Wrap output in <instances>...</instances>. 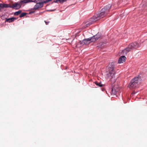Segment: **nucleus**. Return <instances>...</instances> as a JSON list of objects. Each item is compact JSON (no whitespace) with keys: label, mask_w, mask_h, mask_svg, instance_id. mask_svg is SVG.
I'll list each match as a JSON object with an SVG mask.
<instances>
[{"label":"nucleus","mask_w":147,"mask_h":147,"mask_svg":"<svg viewBox=\"0 0 147 147\" xmlns=\"http://www.w3.org/2000/svg\"><path fill=\"white\" fill-rule=\"evenodd\" d=\"M111 5L109 4L102 8L100 11V13L97 15H95L93 16L90 19V21H92L90 23L87 22L84 26V28L88 26L91 25L94 22L99 20L101 18H102L106 16L109 11V10L111 7Z\"/></svg>","instance_id":"nucleus-1"},{"label":"nucleus","mask_w":147,"mask_h":147,"mask_svg":"<svg viewBox=\"0 0 147 147\" xmlns=\"http://www.w3.org/2000/svg\"><path fill=\"white\" fill-rule=\"evenodd\" d=\"M114 63H111L109 64L106 69L107 76L110 79L115 78V72L114 70Z\"/></svg>","instance_id":"nucleus-2"},{"label":"nucleus","mask_w":147,"mask_h":147,"mask_svg":"<svg viewBox=\"0 0 147 147\" xmlns=\"http://www.w3.org/2000/svg\"><path fill=\"white\" fill-rule=\"evenodd\" d=\"M141 80V78L140 76L135 77L130 82L128 86L129 88L130 89H133L138 87Z\"/></svg>","instance_id":"nucleus-3"},{"label":"nucleus","mask_w":147,"mask_h":147,"mask_svg":"<svg viewBox=\"0 0 147 147\" xmlns=\"http://www.w3.org/2000/svg\"><path fill=\"white\" fill-rule=\"evenodd\" d=\"M140 47L139 44L137 42L132 43L128 46L127 48L123 50V52L127 53L131 50H133L134 49H136Z\"/></svg>","instance_id":"nucleus-4"},{"label":"nucleus","mask_w":147,"mask_h":147,"mask_svg":"<svg viewBox=\"0 0 147 147\" xmlns=\"http://www.w3.org/2000/svg\"><path fill=\"white\" fill-rule=\"evenodd\" d=\"M22 5L20 1L19 3H16L13 4L11 6V7L13 8L18 9L21 7Z\"/></svg>","instance_id":"nucleus-5"},{"label":"nucleus","mask_w":147,"mask_h":147,"mask_svg":"<svg viewBox=\"0 0 147 147\" xmlns=\"http://www.w3.org/2000/svg\"><path fill=\"white\" fill-rule=\"evenodd\" d=\"M92 42L91 38L90 37L88 38L84 39L82 41V44L83 45H88Z\"/></svg>","instance_id":"nucleus-6"},{"label":"nucleus","mask_w":147,"mask_h":147,"mask_svg":"<svg viewBox=\"0 0 147 147\" xmlns=\"http://www.w3.org/2000/svg\"><path fill=\"white\" fill-rule=\"evenodd\" d=\"M101 36V35L100 33H98L96 35L94 36H93L91 37L92 41V42H94L96 41V40L99 38Z\"/></svg>","instance_id":"nucleus-7"},{"label":"nucleus","mask_w":147,"mask_h":147,"mask_svg":"<svg viewBox=\"0 0 147 147\" xmlns=\"http://www.w3.org/2000/svg\"><path fill=\"white\" fill-rule=\"evenodd\" d=\"M43 6V3L39 2L37 3L34 6V9H37L39 8L42 7Z\"/></svg>","instance_id":"nucleus-8"},{"label":"nucleus","mask_w":147,"mask_h":147,"mask_svg":"<svg viewBox=\"0 0 147 147\" xmlns=\"http://www.w3.org/2000/svg\"><path fill=\"white\" fill-rule=\"evenodd\" d=\"M126 59V58L125 56H122L119 59L118 63H122L125 61Z\"/></svg>","instance_id":"nucleus-9"},{"label":"nucleus","mask_w":147,"mask_h":147,"mask_svg":"<svg viewBox=\"0 0 147 147\" xmlns=\"http://www.w3.org/2000/svg\"><path fill=\"white\" fill-rule=\"evenodd\" d=\"M119 90L117 88H113L112 89L111 93L112 95H115Z\"/></svg>","instance_id":"nucleus-10"},{"label":"nucleus","mask_w":147,"mask_h":147,"mask_svg":"<svg viewBox=\"0 0 147 147\" xmlns=\"http://www.w3.org/2000/svg\"><path fill=\"white\" fill-rule=\"evenodd\" d=\"M5 19V22L10 23L14 21L15 20H16V18H15L12 17L8 18H6Z\"/></svg>","instance_id":"nucleus-11"},{"label":"nucleus","mask_w":147,"mask_h":147,"mask_svg":"<svg viewBox=\"0 0 147 147\" xmlns=\"http://www.w3.org/2000/svg\"><path fill=\"white\" fill-rule=\"evenodd\" d=\"M22 5L24 3H26L32 2V0H20V1Z\"/></svg>","instance_id":"nucleus-12"},{"label":"nucleus","mask_w":147,"mask_h":147,"mask_svg":"<svg viewBox=\"0 0 147 147\" xmlns=\"http://www.w3.org/2000/svg\"><path fill=\"white\" fill-rule=\"evenodd\" d=\"M9 7L8 5L7 4H0V7Z\"/></svg>","instance_id":"nucleus-13"},{"label":"nucleus","mask_w":147,"mask_h":147,"mask_svg":"<svg viewBox=\"0 0 147 147\" xmlns=\"http://www.w3.org/2000/svg\"><path fill=\"white\" fill-rule=\"evenodd\" d=\"M21 12V10L15 12L14 13V15L15 16H17L20 14Z\"/></svg>","instance_id":"nucleus-14"},{"label":"nucleus","mask_w":147,"mask_h":147,"mask_svg":"<svg viewBox=\"0 0 147 147\" xmlns=\"http://www.w3.org/2000/svg\"><path fill=\"white\" fill-rule=\"evenodd\" d=\"M95 84L96 85L100 87H102L103 86L102 84H101L100 83L98 82H95Z\"/></svg>","instance_id":"nucleus-15"},{"label":"nucleus","mask_w":147,"mask_h":147,"mask_svg":"<svg viewBox=\"0 0 147 147\" xmlns=\"http://www.w3.org/2000/svg\"><path fill=\"white\" fill-rule=\"evenodd\" d=\"M26 14V13H22L20 15V17L22 18L23 16H25Z\"/></svg>","instance_id":"nucleus-16"},{"label":"nucleus","mask_w":147,"mask_h":147,"mask_svg":"<svg viewBox=\"0 0 147 147\" xmlns=\"http://www.w3.org/2000/svg\"><path fill=\"white\" fill-rule=\"evenodd\" d=\"M67 0H59V1L60 3L66 1Z\"/></svg>","instance_id":"nucleus-17"},{"label":"nucleus","mask_w":147,"mask_h":147,"mask_svg":"<svg viewBox=\"0 0 147 147\" xmlns=\"http://www.w3.org/2000/svg\"><path fill=\"white\" fill-rule=\"evenodd\" d=\"M52 1V0H47L46 1H45L44 2L45 3H47L49 2L50 1Z\"/></svg>","instance_id":"nucleus-18"},{"label":"nucleus","mask_w":147,"mask_h":147,"mask_svg":"<svg viewBox=\"0 0 147 147\" xmlns=\"http://www.w3.org/2000/svg\"><path fill=\"white\" fill-rule=\"evenodd\" d=\"M32 2L36 3L37 2V0H32Z\"/></svg>","instance_id":"nucleus-19"},{"label":"nucleus","mask_w":147,"mask_h":147,"mask_svg":"<svg viewBox=\"0 0 147 147\" xmlns=\"http://www.w3.org/2000/svg\"><path fill=\"white\" fill-rule=\"evenodd\" d=\"M58 1H59V0H54V2L55 3L57 2Z\"/></svg>","instance_id":"nucleus-20"},{"label":"nucleus","mask_w":147,"mask_h":147,"mask_svg":"<svg viewBox=\"0 0 147 147\" xmlns=\"http://www.w3.org/2000/svg\"><path fill=\"white\" fill-rule=\"evenodd\" d=\"M45 23H46V25H47L49 23V22H46L45 21Z\"/></svg>","instance_id":"nucleus-21"}]
</instances>
